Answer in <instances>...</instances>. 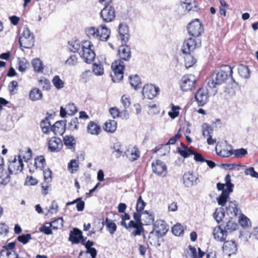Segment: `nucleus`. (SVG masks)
<instances>
[{"label": "nucleus", "instance_id": "33", "mask_svg": "<svg viewBox=\"0 0 258 258\" xmlns=\"http://www.w3.org/2000/svg\"><path fill=\"white\" fill-rule=\"evenodd\" d=\"M182 6L188 11L198 10V3L195 0H185Z\"/></svg>", "mask_w": 258, "mask_h": 258}, {"label": "nucleus", "instance_id": "54", "mask_svg": "<svg viewBox=\"0 0 258 258\" xmlns=\"http://www.w3.org/2000/svg\"><path fill=\"white\" fill-rule=\"evenodd\" d=\"M9 176L8 175L7 171L4 170L2 168H0V184H5L9 182Z\"/></svg>", "mask_w": 258, "mask_h": 258}, {"label": "nucleus", "instance_id": "49", "mask_svg": "<svg viewBox=\"0 0 258 258\" xmlns=\"http://www.w3.org/2000/svg\"><path fill=\"white\" fill-rule=\"evenodd\" d=\"M68 170L69 171L73 173L75 172L79 167V163L77 160L72 159L70 161V162L68 163Z\"/></svg>", "mask_w": 258, "mask_h": 258}, {"label": "nucleus", "instance_id": "1", "mask_svg": "<svg viewBox=\"0 0 258 258\" xmlns=\"http://www.w3.org/2000/svg\"><path fill=\"white\" fill-rule=\"evenodd\" d=\"M118 54L120 59L114 61L111 65L113 73L111 77L115 83L119 82L123 78L124 65L122 60H128L131 58V48L127 45H122L119 47Z\"/></svg>", "mask_w": 258, "mask_h": 258}, {"label": "nucleus", "instance_id": "11", "mask_svg": "<svg viewBox=\"0 0 258 258\" xmlns=\"http://www.w3.org/2000/svg\"><path fill=\"white\" fill-rule=\"evenodd\" d=\"M215 150L217 154L222 157H228L232 155V147L226 141L218 144Z\"/></svg>", "mask_w": 258, "mask_h": 258}, {"label": "nucleus", "instance_id": "15", "mask_svg": "<svg viewBox=\"0 0 258 258\" xmlns=\"http://www.w3.org/2000/svg\"><path fill=\"white\" fill-rule=\"evenodd\" d=\"M62 146V142L59 138L52 137L48 141V150L51 152H57L61 149Z\"/></svg>", "mask_w": 258, "mask_h": 258}, {"label": "nucleus", "instance_id": "52", "mask_svg": "<svg viewBox=\"0 0 258 258\" xmlns=\"http://www.w3.org/2000/svg\"><path fill=\"white\" fill-rule=\"evenodd\" d=\"M237 227V224L232 220H229L226 223V225L224 226V229L227 232H232L236 229Z\"/></svg>", "mask_w": 258, "mask_h": 258}, {"label": "nucleus", "instance_id": "63", "mask_svg": "<svg viewBox=\"0 0 258 258\" xmlns=\"http://www.w3.org/2000/svg\"><path fill=\"white\" fill-rule=\"evenodd\" d=\"M69 49L74 52H78L80 49H81V44L79 41L76 40L72 42Z\"/></svg>", "mask_w": 258, "mask_h": 258}, {"label": "nucleus", "instance_id": "32", "mask_svg": "<svg viewBox=\"0 0 258 258\" xmlns=\"http://www.w3.org/2000/svg\"><path fill=\"white\" fill-rule=\"evenodd\" d=\"M99 28L94 27H87L85 29V32L88 36L91 39H97L98 40Z\"/></svg>", "mask_w": 258, "mask_h": 258}, {"label": "nucleus", "instance_id": "16", "mask_svg": "<svg viewBox=\"0 0 258 258\" xmlns=\"http://www.w3.org/2000/svg\"><path fill=\"white\" fill-rule=\"evenodd\" d=\"M183 182L187 187H191L194 185H197L198 183V177L192 172H186L183 176Z\"/></svg>", "mask_w": 258, "mask_h": 258}, {"label": "nucleus", "instance_id": "60", "mask_svg": "<svg viewBox=\"0 0 258 258\" xmlns=\"http://www.w3.org/2000/svg\"><path fill=\"white\" fill-rule=\"evenodd\" d=\"M146 205V203L143 200L142 197L140 196L138 198L136 205V210L137 212H142L144 209Z\"/></svg>", "mask_w": 258, "mask_h": 258}, {"label": "nucleus", "instance_id": "40", "mask_svg": "<svg viewBox=\"0 0 258 258\" xmlns=\"http://www.w3.org/2000/svg\"><path fill=\"white\" fill-rule=\"evenodd\" d=\"M63 219L62 218H58L51 222L46 223V224L49 225L53 229H58L62 227L63 226Z\"/></svg>", "mask_w": 258, "mask_h": 258}, {"label": "nucleus", "instance_id": "24", "mask_svg": "<svg viewBox=\"0 0 258 258\" xmlns=\"http://www.w3.org/2000/svg\"><path fill=\"white\" fill-rule=\"evenodd\" d=\"M98 28V40L104 41L107 40L110 36V31L105 25L100 26Z\"/></svg>", "mask_w": 258, "mask_h": 258}, {"label": "nucleus", "instance_id": "62", "mask_svg": "<svg viewBox=\"0 0 258 258\" xmlns=\"http://www.w3.org/2000/svg\"><path fill=\"white\" fill-rule=\"evenodd\" d=\"M66 109L67 113L69 115H72L78 111L76 106L73 103H69L67 104Z\"/></svg>", "mask_w": 258, "mask_h": 258}, {"label": "nucleus", "instance_id": "22", "mask_svg": "<svg viewBox=\"0 0 258 258\" xmlns=\"http://www.w3.org/2000/svg\"><path fill=\"white\" fill-rule=\"evenodd\" d=\"M154 226V230L160 236L164 235L168 231L165 223L163 220L156 221Z\"/></svg>", "mask_w": 258, "mask_h": 258}, {"label": "nucleus", "instance_id": "46", "mask_svg": "<svg viewBox=\"0 0 258 258\" xmlns=\"http://www.w3.org/2000/svg\"><path fill=\"white\" fill-rule=\"evenodd\" d=\"M6 256V258H19L18 255L14 250L9 251L7 249H3L0 253V257Z\"/></svg>", "mask_w": 258, "mask_h": 258}, {"label": "nucleus", "instance_id": "6", "mask_svg": "<svg viewBox=\"0 0 258 258\" xmlns=\"http://www.w3.org/2000/svg\"><path fill=\"white\" fill-rule=\"evenodd\" d=\"M201 41L199 38H189L183 43L181 50L183 53H189L201 46Z\"/></svg>", "mask_w": 258, "mask_h": 258}, {"label": "nucleus", "instance_id": "64", "mask_svg": "<svg viewBox=\"0 0 258 258\" xmlns=\"http://www.w3.org/2000/svg\"><path fill=\"white\" fill-rule=\"evenodd\" d=\"M31 235L30 234H26L20 235L18 237L17 239L23 244H26L31 239Z\"/></svg>", "mask_w": 258, "mask_h": 258}, {"label": "nucleus", "instance_id": "5", "mask_svg": "<svg viewBox=\"0 0 258 258\" xmlns=\"http://www.w3.org/2000/svg\"><path fill=\"white\" fill-rule=\"evenodd\" d=\"M19 43L21 48H30L34 44V37L28 27H24L19 37Z\"/></svg>", "mask_w": 258, "mask_h": 258}, {"label": "nucleus", "instance_id": "59", "mask_svg": "<svg viewBox=\"0 0 258 258\" xmlns=\"http://www.w3.org/2000/svg\"><path fill=\"white\" fill-rule=\"evenodd\" d=\"M39 85L40 86L43 90H48L50 89V84L49 80L45 78H41L39 81Z\"/></svg>", "mask_w": 258, "mask_h": 258}, {"label": "nucleus", "instance_id": "45", "mask_svg": "<svg viewBox=\"0 0 258 258\" xmlns=\"http://www.w3.org/2000/svg\"><path fill=\"white\" fill-rule=\"evenodd\" d=\"M45 160L43 156H40L35 159V166L36 169L40 170H42L44 167Z\"/></svg>", "mask_w": 258, "mask_h": 258}, {"label": "nucleus", "instance_id": "31", "mask_svg": "<svg viewBox=\"0 0 258 258\" xmlns=\"http://www.w3.org/2000/svg\"><path fill=\"white\" fill-rule=\"evenodd\" d=\"M117 128V122L114 120H108L104 124V130L108 133H114Z\"/></svg>", "mask_w": 258, "mask_h": 258}, {"label": "nucleus", "instance_id": "53", "mask_svg": "<svg viewBox=\"0 0 258 258\" xmlns=\"http://www.w3.org/2000/svg\"><path fill=\"white\" fill-rule=\"evenodd\" d=\"M247 154V151L246 149L244 148L235 149L233 150L232 152V155H234L237 158H241Z\"/></svg>", "mask_w": 258, "mask_h": 258}, {"label": "nucleus", "instance_id": "38", "mask_svg": "<svg viewBox=\"0 0 258 258\" xmlns=\"http://www.w3.org/2000/svg\"><path fill=\"white\" fill-rule=\"evenodd\" d=\"M32 157V151L30 148H25L20 151V154L18 156L19 159H23L25 161H27Z\"/></svg>", "mask_w": 258, "mask_h": 258}, {"label": "nucleus", "instance_id": "58", "mask_svg": "<svg viewBox=\"0 0 258 258\" xmlns=\"http://www.w3.org/2000/svg\"><path fill=\"white\" fill-rule=\"evenodd\" d=\"M130 84L135 89H137L140 84V79L138 75L130 77Z\"/></svg>", "mask_w": 258, "mask_h": 258}, {"label": "nucleus", "instance_id": "17", "mask_svg": "<svg viewBox=\"0 0 258 258\" xmlns=\"http://www.w3.org/2000/svg\"><path fill=\"white\" fill-rule=\"evenodd\" d=\"M124 154L131 161H134L139 158L140 152L136 146H130Z\"/></svg>", "mask_w": 258, "mask_h": 258}, {"label": "nucleus", "instance_id": "18", "mask_svg": "<svg viewBox=\"0 0 258 258\" xmlns=\"http://www.w3.org/2000/svg\"><path fill=\"white\" fill-rule=\"evenodd\" d=\"M119 37L122 43H126L130 37L128 27L125 24H120L118 26Z\"/></svg>", "mask_w": 258, "mask_h": 258}, {"label": "nucleus", "instance_id": "35", "mask_svg": "<svg viewBox=\"0 0 258 258\" xmlns=\"http://www.w3.org/2000/svg\"><path fill=\"white\" fill-rule=\"evenodd\" d=\"M181 148L177 149L179 154L184 158L188 157L190 155L192 154V151L189 148L185 146L182 143H181Z\"/></svg>", "mask_w": 258, "mask_h": 258}, {"label": "nucleus", "instance_id": "39", "mask_svg": "<svg viewBox=\"0 0 258 258\" xmlns=\"http://www.w3.org/2000/svg\"><path fill=\"white\" fill-rule=\"evenodd\" d=\"M107 229L111 234H114L116 230V225L112 220L106 218L105 221Z\"/></svg>", "mask_w": 258, "mask_h": 258}, {"label": "nucleus", "instance_id": "7", "mask_svg": "<svg viewBox=\"0 0 258 258\" xmlns=\"http://www.w3.org/2000/svg\"><path fill=\"white\" fill-rule=\"evenodd\" d=\"M187 29L188 34L195 38L199 36L204 31L203 27L198 19L189 23Z\"/></svg>", "mask_w": 258, "mask_h": 258}, {"label": "nucleus", "instance_id": "36", "mask_svg": "<svg viewBox=\"0 0 258 258\" xmlns=\"http://www.w3.org/2000/svg\"><path fill=\"white\" fill-rule=\"evenodd\" d=\"M237 71L239 75L244 79H247L250 76V72L248 67L243 64H240L237 67Z\"/></svg>", "mask_w": 258, "mask_h": 258}, {"label": "nucleus", "instance_id": "14", "mask_svg": "<svg viewBox=\"0 0 258 258\" xmlns=\"http://www.w3.org/2000/svg\"><path fill=\"white\" fill-rule=\"evenodd\" d=\"M152 171L158 175L164 177L167 174V167L162 161L156 160L152 163Z\"/></svg>", "mask_w": 258, "mask_h": 258}, {"label": "nucleus", "instance_id": "10", "mask_svg": "<svg viewBox=\"0 0 258 258\" xmlns=\"http://www.w3.org/2000/svg\"><path fill=\"white\" fill-rule=\"evenodd\" d=\"M160 91L159 87L153 84H147L142 89V94L144 97L152 99L157 96Z\"/></svg>", "mask_w": 258, "mask_h": 258}, {"label": "nucleus", "instance_id": "41", "mask_svg": "<svg viewBox=\"0 0 258 258\" xmlns=\"http://www.w3.org/2000/svg\"><path fill=\"white\" fill-rule=\"evenodd\" d=\"M32 63L35 72L38 73L43 72V64L42 61L39 58L34 59L32 61Z\"/></svg>", "mask_w": 258, "mask_h": 258}, {"label": "nucleus", "instance_id": "56", "mask_svg": "<svg viewBox=\"0 0 258 258\" xmlns=\"http://www.w3.org/2000/svg\"><path fill=\"white\" fill-rule=\"evenodd\" d=\"M113 149L114 150L113 153L116 158H119L122 155L123 150L121 148L119 143H115L113 145Z\"/></svg>", "mask_w": 258, "mask_h": 258}, {"label": "nucleus", "instance_id": "27", "mask_svg": "<svg viewBox=\"0 0 258 258\" xmlns=\"http://www.w3.org/2000/svg\"><path fill=\"white\" fill-rule=\"evenodd\" d=\"M82 244L85 246L86 248V251L87 253H89L91 256L94 258L95 256H97V250L92 246L94 245V242L90 240H88L85 242V240L83 239L81 242Z\"/></svg>", "mask_w": 258, "mask_h": 258}, {"label": "nucleus", "instance_id": "51", "mask_svg": "<svg viewBox=\"0 0 258 258\" xmlns=\"http://www.w3.org/2000/svg\"><path fill=\"white\" fill-rule=\"evenodd\" d=\"M180 109L179 106H175L171 104V111L168 112V115L172 119H174L179 115V110Z\"/></svg>", "mask_w": 258, "mask_h": 258}, {"label": "nucleus", "instance_id": "20", "mask_svg": "<svg viewBox=\"0 0 258 258\" xmlns=\"http://www.w3.org/2000/svg\"><path fill=\"white\" fill-rule=\"evenodd\" d=\"M222 249L225 254L230 256L237 251V245L234 241H224Z\"/></svg>", "mask_w": 258, "mask_h": 258}, {"label": "nucleus", "instance_id": "9", "mask_svg": "<svg viewBox=\"0 0 258 258\" xmlns=\"http://www.w3.org/2000/svg\"><path fill=\"white\" fill-rule=\"evenodd\" d=\"M100 16L105 23L112 22L116 16L115 10L114 8L111 6H106L101 11Z\"/></svg>", "mask_w": 258, "mask_h": 258}, {"label": "nucleus", "instance_id": "37", "mask_svg": "<svg viewBox=\"0 0 258 258\" xmlns=\"http://www.w3.org/2000/svg\"><path fill=\"white\" fill-rule=\"evenodd\" d=\"M185 54L184 57L185 67L187 69L192 67L196 63L197 60L190 53Z\"/></svg>", "mask_w": 258, "mask_h": 258}, {"label": "nucleus", "instance_id": "8", "mask_svg": "<svg viewBox=\"0 0 258 258\" xmlns=\"http://www.w3.org/2000/svg\"><path fill=\"white\" fill-rule=\"evenodd\" d=\"M196 81V78L193 75L189 74L183 76L180 82L181 90L185 92L191 90L195 87Z\"/></svg>", "mask_w": 258, "mask_h": 258}, {"label": "nucleus", "instance_id": "3", "mask_svg": "<svg viewBox=\"0 0 258 258\" xmlns=\"http://www.w3.org/2000/svg\"><path fill=\"white\" fill-rule=\"evenodd\" d=\"M231 181L230 175L227 174L225 177V183H218L217 184L218 189L222 190L220 196L217 199L218 204L221 206L225 205L226 202L230 199V194L233 190L234 184Z\"/></svg>", "mask_w": 258, "mask_h": 258}, {"label": "nucleus", "instance_id": "34", "mask_svg": "<svg viewBox=\"0 0 258 258\" xmlns=\"http://www.w3.org/2000/svg\"><path fill=\"white\" fill-rule=\"evenodd\" d=\"M64 145L70 149H74L76 145V140L72 136H66L63 137Z\"/></svg>", "mask_w": 258, "mask_h": 258}, {"label": "nucleus", "instance_id": "48", "mask_svg": "<svg viewBox=\"0 0 258 258\" xmlns=\"http://www.w3.org/2000/svg\"><path fill=\"white\" fill-rule=\"evenodd\" d=\"M213 133V129L210 125L204 123L202 125V134L204 137H208L211 136Z\"/></svg>", "mask_w": 258, "mask_h": 258}, {"label": "nucleus", "instance_id": "26", "mask_svg": "<svg viewBox=\"0 0 258 258\" xmlns=\"http://www.w3.org/2000/svg\"><path fill=\"white\" fill-rule=\"evenodd\" d=\"M131 228H134V230L132 232V234L134 236H140L142 235L144 231V228L143 227V224H138L135 223L133 220L130 222V226Z\"/></svg>", "mask_w": 258, "mask_h": 258}, {"label": "nucleus", "instance_id": "44", "mask_svg": "<svg viewBox=\"0 0 258 258\" xmlns=\"http://www.w3.org/2000/svg\"><path fill=\"white\" fill-rule=\"evenodd\" d=\"M40 126L43 133L45 134H48L51 131V124L49 119H46L41 122Z\"/></svg>", "mask_w": 258, "mask_h": 258}, {"label": "nucleus", "instance_id": "21", "mask_svg": "<svg viewBox=\"0 0 258 258\" xmlns=\"http://www.w3.org/2000/svg\"><path fill=\"white\" fill-rule=\"evenodd\" d=\"M83 237L82 232L77 228H74L73 231L70 233L69 240L72 243H79L81 240H83Z\"/></svg>", "mask_w": 258, "mask_h": 258}, {"label": "nucleus", "instance_id": "42", "mask_svg": "<svg viewBox=\"0 0 258 258\" xmlns=\"http://www.w3.org/2000/svg\"><path fill=\"white\" fill-rule=\"evenodd\" d=\"M75 203L77 204V209L78 211H82L84 210L85 202L83 201L80 198L77 199L73 202L67 203L66 205L70 206Z\"/></svg>", "mask_w": 258, "mask_h": 258}, {"label": "nucleus", "instance_id": "28", "mask_svg": "<svg viewBox=\"0 0 258 258\" xmlns=\"http://www.w3.org/2000/svg\"><path fill=\"white\" fill-rule=\"evenodd\" d=\"M51 131L55 135H61L64 132V125L62 121H56L51 126Z\"/></svg>", "mask_w": 258, "mask_h": 258}, {"label": "nucleus", "instance_id": "29", "mask_svg": "<svg viewBox=\"0 0 258 258\" xmlns=\"http://www.w3.org/2000/svg\"><path fill=\"white\" fill-rule=\"evenodd\" d=\"M142 221L146 225H151L153 223L154 217L152 213L145 211L142 213Z\"/></svg>", "mask_w": 258, "mask_h": 258}, {"label": "nucleus", "instance_id": "13", "mask_svg": "<svg viewBox=\"0 0 258 258\" xmlns=\"http://www.w3.org/2000/svg\"><path fill=\"white\" fill-rule=\"evenodd\" d=\"M23 166L22 159L15 156L9 165V171L11 174H17L22 171Z\"/></svg>", "mask_w": 258, "mask_h": 258}, {"label": "nucleus", "instance_id": "30", "mask_svg": "<svg viewBox=\"0 0 258 258\" xmlns=\"http://www.w3.org/2000/svg\"><path fill=\"white\" fill-rule=\"evenodd\" d=\"M42 96L41 91L37 88L32 89L29 93V98L32 101L39 100Z\"/></svg>", "mask_w": 258, "mask_h": 258}, {"label": "nucleus", "instance_id": "4", "mask_svg": "<svg viewBox=\"0 0 258 258\" xmlns=\"http://www.w3.org/2000/svg\"><path fill=\"white\" fill-rule=\"evenodd\" d=\"M93 47V45L89 40H84L81 43V50L79 54L84 61L88 63L92 62L95 57L96 55Z\"/></svg>", "mask_w": 258, "mask_h": 258}, {"label": "nucleus", "instance_id": "61", "mask_svg": "<svg viewBox=\"0 0 258 258\" xmlns=\"http://www.w3.org/2000/svg\"><path fill=\"white\" fill-rule=\"evenodd\" d=\"M78 58L76 55H71L66 61V64L69 66H74L77 64Z\"/></svg>", "mask_w": 258, "mask_h": 258}, {"label": "nucleus", "instance_id": "55", "mask_svg": "<svg viewBox=\"0 0 258 258\" xmlns=\"http://www.w3.org/2000/svg\"><path fill=\"white\" fill-rule=\"evenodd\" d=\"M172 232L176 236H180L183 233V227L180 224H176L172 227Z\"/></svg>", "mask_w": 258, "mask_h": 258}, {"label": "nucleus", "instance_id": "57", "mask_svg": "<svg viewBox=\"0 0 258 258\" xmlns=\"http://www.w3.org/2000/svg\"><path fill=\"white\" fill-rule=\"evenodd\" d=\"M28 64L27 60L23 58L22 59H19L18 61V70L21 72H24L28 68Z\"/></svg>", "mask_w": 258, "mask_h": 258}, {"label": "nucleus", "instance_id": "19", "mask_svg": "<svg viewBox=\"0 0 258 258\" xmlns=\"http://www.w3.org/2000/svg\"><path fill=\"white\" fill-rule=\"evenodd\" d=\"M214 238L217 241H225L227 234L225 229L221 228V226L216 227L213 231Z\"/></svg>", "mask_w": 258, "mask_h": 258}, {"label": "nucleus", "instance_id": "12", "mask_svg": "<svg viewBox=\"0 0 258 258\" xmlns=\"http://www.w3.org/2000/svg\"><path fill=\"white\" fill-rule=\"evenodd\" d=\"M196 100L199 106L205 105L208 101V91L207 88H201L195 94Z\"/></svg>", "mask_w": 258, "mask_h": 258}, {"label": "nucleus", "instance_id": "50", "mask_svg": "<svg viewBox=\"0 0 258 258\" xmlns=\"http://www.w3.org/2000/svg\"><path fill=\"white\" fill-rule=\"evenodd\" d=\"M52 82L54 87L57 89H60L64 87V82L60 79L58 76H54Z\"/></svg>", "mask_w": 258, "mask_h": 258}, {"label": "nucleus", "instance_id": "25", "mask_svg": "<svg viewBox=\"0 0 258 258\" xmlns=\"http://www.w3.org/2000/svg\"><path fill=\"white\" fill-rule=\"evenodd\" d=\"M101 131L100 126L94 121H90L87 125V132L92 135H98Z\"/></svg>", "mask_w": 258, "mask_h": 258}, {"label": "nucleus", "instance_id": "2", "mask_svg": "<svg viewBox=\"0 0 258 258\" xmlns=\"http://www.w3.org/2000/svg\"><path fill=\"white\" fill-rule=\"evenodd\" d=\"M232 69L230 66H224L217 72H214L208 81L211 88H215L224 83L230 76H232Z\"/></svg>", "mask_w": 258, "mask_h": 258}, {"label": "nucleus", "instance_id": "23", "mask_svg": "<svg viewBox=\"0 0 258 258\" xmlns=\"http://www.w3.org/2000/svg\"><path fill=\"white\" fill-rule=\"evenodd\" d=\"M238 205L235 201L230 202L226 206V211L228 215L236 216L239 212Z\"/></svg>", "mask_w": 258, "mask_h": 258}, {"label": "nucleus", "instance_id": "47", "mask_svg": "<svg viewBox=\"0 0 258 258\" xmlns=\"http://www.w3.org/2000/svg\"><path fill=\"white\" fill-rule=\"evenodd\" d=\"M225 216L223 208L217 209L214 213L213 217L218 223H220Z\"/></svg>", "mask_w": 258, "mask_h": 258}, {"label": "nucleus", "instance_id": "43", "mask_svg": "<svg viewBox=\"0 0 258 258\" xmlns=\"http://www.w3.org/2000/svg\"><path fill=\"white\" fill-rule=\"evenodd\" d=\"M93 72L96 76H102L104 74V68L101 63L93 64Z\"/></svg>", "mask_w": 258, "mask_h": 258}]
</instances>
